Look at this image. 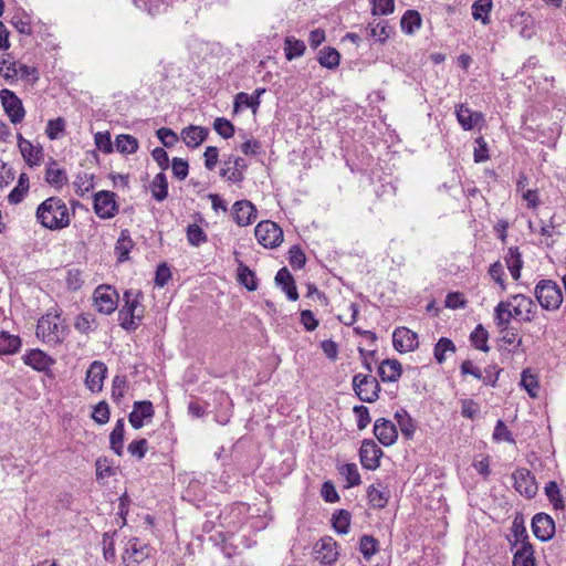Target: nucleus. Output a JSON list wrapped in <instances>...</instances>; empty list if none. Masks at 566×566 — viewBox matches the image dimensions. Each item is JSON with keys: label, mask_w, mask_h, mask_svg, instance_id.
<instances>
[{"label": "nucleus", "mask_w": 566, "mask_h": 566, "mask_svg": "<svg viewBox=\"0 0 566 566\" xmlns=\"http://www.w3.org/2000/svg\"><path fill=\"white\" fill-rule=\"evenodd\" d=\"M238 262V282L243 285L248 291H255L258 289V279L255 273L247 266L242 261Z\"/></svg>", "instance_id": "c85d7f7f"}, {"label": "nucleus", "mask_w": 566, "mask_h": 566, "mask_svg": "<svg viewBox=\"0 0 566 566\" xmlns=\"http://www.w3.org/2000/svg\"><path fill=\"white\" fill-rule=\"evenodd\" d=\"M532 530L536 538L549 541L555 534V522L546 513H537L532 518Z\"/></svg>", "instance_id": "4468645a"}, {"label": "nucleus", "mask_w": 566, "mask_h": 566, "mask_svg": "<svg viewBox=\"0 0 566 566\" xmlns=\"http://www.w3.org/2000/svg\"><path fill=\"white\" fill-rule=\"evenodd\" d=\"M374 434L385 446H392L398 439L395 423L386 418H379L374 423Z\"/></svg>", "instance_id": "a211bd4d"}, {"label": "nucleus", "mask_w": 566, "mask_h": 566, "mask_svg": "<svg viewBox=\"0 0 566 566\" xmlns=\"http://www.w3.org/2000/svg\"><path fill=\"white\" fill-rule=\"evenodd\" d=\"M521 386L525 388L531 397H536V389L538 388V382L536 377L530 373L528 369L523 370L521 375Z\"/></svg>", "instance_id": "0e129e2a"}, {"label": "nucleus", "mask_w": 566, "mask_h": 566, "mask_svg": "<svg viewBox=\"0 0 566 566\" xmlns=\"http://www.w3.org/2000/svg\"><path fill=\"white\" fill-rule=\"evenodd\" d=\"M392 345L399 353L413 352L418 348V335L407 327H397L392 333Z\"/></svg>", "instance_id": "ddd939ff"}, {"label": "nucleus", "mask_w": 566, "mask_h": 566, "mask_svg": "<svg viewBox=\"0 0 566 566\" xmlns=\"http://www.w3.org/2000/svg\"><path fill=\"white\" fill-rule=\"evenodd\" d=\"M116 193L101 190L94 195V211L101 219H111L118 211Z\"/></svg>", "instance_id": "9d476101"}, {"label": "nucleus", "mask_w": 566, "mask_h": 566, "mask_svg": "<svg viewBox=\"0 0 566 566\" xmlns=\"http://www.w3.org/2000/svg\"><path fill=\"white\" fill-rule=\"evenodd\" d=\"M94 306L102 314H112L118 305L119 295L111 285H99L93 293Z\"/></svg>", "instance_id": "0eeeda50"}, {"label": "nucleus", "mask_w": 566, "mask_h": 566, "mask_svg": "<svg viewBox=\"0 0 566 566\" xmlns=\"http://www.w3.org/2000/svg\"><path fill=\"white\" fill-rule=\"evenodd\" d=\"M45 181L55 188H61L67 182L66 172L64 169L57 168L53 161L45 171Z\"/></svg>", "instance_id": "c9c22d12"}, {"label": "nucleus", "mask_w": 566, "mask_h": 566, "mask_svg": "<svg viewBox=\"0 0 566 566\" xmlns=\"http://www.w3.org/2000/svg\"><path fill=\"white\" fill-rule=\"evenodd\" d=\"M513 566H536L534 549L530 542L523 543L513 556Z\"/></svg>", "instance_id": "bb28decb"}, {"label": "nucleus", "mask_w": 566, "mask_h": 566, "mask_svg": "<svg viewBox=\"0 0 566 566\" xmlns=\"http://www.w3.org/2000/svg\"><path fill=\"white\" fill-rule=\"evenodd\" d=\"M115 147L120 154H134L138 149V140L132 135L122 134L116 137Z\"/></svg>", "instance_id": "c03bdc74"}, {"label": "nucleus", "mask_w": 566, "mask_h": 566, "mask_svg": "<svg viewBox=\"0 0 566 566\" xmlns=\"http://www.w3.org/2000/svg\"><path fill=\"white\" fill-rule=\"evenodd\" d=\"M402 374V366L397 359H385L378 367V375L384 382H395Z\"/></svg>", "instance_id": "5701e85b"}, {"label": "nucleus", "mask_w": 566, "mask_h": 566, "mask_svg": "<svg viewBox=\"0 0 566 566\" xmlns=\"http://www.w3.org/2000/svg\"><path fill=\"white\" fill-rule=\"evenodd\" d=\"M379 543L371 535H363L359 541V551L366 559H369L378 552Z\"/></svg>", "instance_id": "8fccbe9b"}, {"label": "nucleus", "mask_w": 566, "mask_h": 566, "mask_svg": "<svg viewBox=\"0 0 566 566\" xmlns=\"http://www.w3.org/2000/svg\"><path fill=\"white\" fill-rule=\"evenodd\" d=\"M74 326L80 333L88 334L96 329L97 324L92 313H82L76 317Z\"/></svg>", "instance_id": "de8ad7c7"}, {"label": "nucleus", "mask_w": 566, "mask_h": 566, "mask_svg": "<svg viewBox=\"0 0 566 566\" xmlns=\"http://www.w3.org/2000/svg\"><path fill=\"white\" fill-rule=\"evenodd\" d=\"M127 230L122 231L120 238L116 243V251L118 252V261H125L133 248V241L127 234Z\"/></svg>", "instance_id": "6e6d98bb"}, {"label": "nucleus", "mask_w": 566, "mask_h": 566, "mask_svg": "<svg viewBox=\"0 0 566 566\" xmlns=\"http://www.w3.org/2000/svg\"><path fill=\"white\" fill-rule=\"evenodd\" d=\"M382 450L371 439H365L359 449L360 463L364 469L374 471L380 465Z\"/></svg>", "instance_id": "f8f14e48"}, {"label": "nucleus", "mask_w": 566, "mask_h": 566, "mask_svg": "<svg viewBox=\"0 0 566 566\" xmlns=\"http://www.w3.org/2000/svg\"><path fill=\"white\" fill-rule=\"evenodd\" d=\"M457 118L463 129L470 130L476 125L479 120L482 119V114L472 112L469 107L462 104L457 109Z\"/></svg>", "instance_id": "cd10ccee"}, {"label": "nucleus", "mask_w": 566, "mask_h": 566, "mask_svg": "<svg viewBox=\"0 0 566 566\" xmlns=\"http://www.w3.org/2000/svg\"><path fill=\"white\" fill-rule=\"evenodd\" d=\"M306 45L302 40L294 36H286L284 40V53L289 61L300 57L304 54Z\"/></svg>", "instance_id": "72a5a7b5"}, {"label": "nucleus", "mask_w": 566, "mask_h": 566, "mask_svg": "<svg viewBox=\"0 0 566 566\" xmlns=\"http://www.w3.org/2000/svg\"><path fill=\"white\" fill-rule=\"evenodd\" d=\"M232 210L233 219L240 227L249 226L256 219V209L249 200L235 201Z\"/></svg>", "instance_id": "412c9836"}, {"label": "nucleus", "mask_w": 566, "mask_h": 566, "mask_svg": "<svg viewBox=\"0 0 566 566\" xmlns=\"http://www.w3.org/2000/svg\"><path fill=\"white\" fill-rule=\"evenodd\" d=\"M1 105L10 118L12 124H19L25 116V109L22 101L15 95L14 92L3 88L0 91Z\"/></svg>", "instance_id": "1a4fd4ad"}, {"label": "nucleus", "mask_w": 566, "mask_h": 566, "mask_svg": "<svg viewBox=\"0 0 566 566\" xmlns=\"http://www.w3.org/2000/svg\"><path fill=\"white\" fill-rule=\"evenodd\" d=\"M505 263L512 277L514 280H518L523 268L522 254L520 253L518 248L511 247L509 249L507 255L505 256Z\"/></svg>", "instance_id": "7c9ffc66"}, {"label": "nucleus", "mask_w": 566, "mask_h": 566, "mask_svg": "<svg viewBox=\"0 0 566 566\" xmlns=\"http://www.w3.org/2000/svg\"><path fill=\"white\" fill-rule=\"evenodd\" d=\"M447 352H455V346L451 339L441 337L434 346V358L439 364L446 360Z\"/></svg>", "instance_id": "864d4df0"}, {"label": "nucleus", "mask_w": 566, "mask_h": 566, "mask_svg": "<svg viewBox=\"0 0 566 566\" xmlns=\"http://www.w3.org/2000/svg\"><path fill=\"white\" fill-rule=\"evenodd\" d=\"M513 22L521 25L520 34L524 39H531L535 34L534 19L531 14L522 11L515 14Z\"/></svg>", "instance_id": "473e14b6"}, {"label": "nucleus", "mask_w": 566, "mask_h": 566, "mask_svg": "<svg viewBox=\"0 0 566 566\" xmlns=\"http://www.w3.org/2000/svg\"><path fill=\"white\" fill-rule=\"evenodd\" d=\"M353 390L364 402H375L379 398L381 390L378 380L367 374H356L352 380Z\"/></svg>", "instance_id": "39448f33"}, {"label": "nucleus", "mask_w": 566, "mask_h": 566, "mask_svg": "<svg viewBox=\"0 0 566 566\" xmlns=\"http://www.w3.org/2000/svg\"><path fill=\"white\" fill-rule=\"evenodd\" d=\"M488 339L489 333L481 324H479L470 335V340L472 345L475 348L485 353L490 350Z\"/></svg>", "instance_id": "49530a36"}, {"label": "nucleus", "mask_w": 566, "mask_h": 566, "mask_svg": "<svg viewBox=\"0 0 566 566\" xmlns=\"http://www.w3.org/2000/svg\"><path fill=\"white\" fill-rule=\"evenodd\" d=\"M213 128L224 139L231 138L234 134V126L224 117L216 118Z\"/></svg>", "instance_id": "13d9d810"}, {"label": "nucleus", "mask_w": 566, "mask_h": 566, "mask_svg": "<svg viewBox=\"0 0 566 566\" xmlns=\"http://www.w3.org/2000/svg\"><path fill=\"white\" fill-rule=\"evenodd\" d=\"M109 407L106 401H99L93 410L92 418L98 424H105L109 421Z\"/></svg>", "instance_id": "e2e57ef3"}, {"label": "nucleus", "mask_w": 566, "mask_h": 566, "mask_svg": "<svg viewBox=\"0 0 566 566\" xmlns=\"http://www.w3.org/2000/svg\"><path fill=\"white\" fill-rule=\"evenodd\" d=\"M22 360L36 371L49 373L55 364V359L41 349H30L22 356Z\"/></svg>", "instance_id": "dca6fc26"}, {"label": "nucleus", "mask_w": 566, "mask_h": 566, "mask_svg": "<svg viewBox=\"0 0 566 566\" xmlns=\"http://www.w3.org/2000/svg\"><path fill=\"white\" fill-rule=\"evenodd\" d=\"M127 386V379L125 375H116L112 382V399L119 403L124 397L125 389Z\"/></svg>", "instance_id": "4d7b16f0"}, {"label": "nucleus", "mask_w": 566, "mask_h": 566, "mask_svg": "<svg viewBox=\"0 0 566 566\" xmlns=\"http://www.w3.org/2000/svg\"><path fill=\"white\" fill-rule=\"evenodd\" d=\"M247 169V164L242 157L233 158V168L229 176V181L239 184L244 179L242 170Z\"/></svg>", "instance_id": "774afa93"}, {"label": "nucleus", "mask_w": 566, "mask_h": 566, "mask_svg": "<svg viewBox=\"0 0 566 566\" xmlns=\"http://www.w3.org/2000/svg\"><path fill=\"white\" fill-rule=\"evenodd\" d=\"M94 176L87 172L78 174L76 176V179L74 181L75 191L80 197H83L85 193H87L90 190L93 189Z\"/></svg>", "instance_id": "3c124183"}, {"label": "nucleus", "mask_w": 566, "mask_h": 566, "mask_svg": "<svg viewBox=\"0 0 566 566\" xmlns=\"http://www.w3.org/2000/svg\"><path fill=\"white\" fill-rule=\"evenodd\" d=\"M369 35L376 38L380 43H385L392 31V29L388 25V22L385 20L379 21L378 23H369L367 27Z\"/></svg>", "instance_id": "a18cd8bd"}, {"label": "nucleus", "mask_w": 566, "mask_h": 566, "mask_svg": "<svg viewBox=\"0 0 566 566\" xmlns=\"http://www.w3.org/2000/svg\"><path fill=\"white\" fill-rule=\"evenodd\" d=\"M153 551L149 545L138 538H132L126 544L123 560L126 566H139L151 556Z\"/></svg>", "instance_id": "6e6552de"}, {"label": "nucleus", "mask_w": 566, "mask_h": 566, "mask_svg": "<svg viewBox=\"0 0 566 566\" xmlns=\"http://www.w3.org/2000/svg\"><path fill=\"white\" fill-rule=\"evenodd\" d=\"M38 222L51 231L62 230L70 226L69 208L60 197H50L41 202L35 211Z\"/></svg>", "instance_id": "f257e3e1"}, {"label": "nucleus", "mask_w": 566, "mask_h": 566, "mask_svg": "<svg viewBox=\"0 0 566 566\" xmlns=\"http://www.w3.org/2000/svg\"><path fill=\"white\" fill-rule=\"evenodd\" d=\"M187 239L193 247H199L208 240L206 232L196 223L187 227Z\"/></svg>", "instance_id": "603ef678"}, {"label": "nucleus", "mask_w": 566, "mask_h": 566, "mask_svg": "<svg viewBox=\"0 0 566 566\" xmlns=\"http://www.w3.org/2000/svg\"><path fill=\"white\" fill-rule=\"evenodd\" d=\"M140 290H126L123 294L124 305L118 311L119 325L128 332L136 331L144 316Z\"/></svg>", "instance_id": "f03ea898"}, {"label": "nucleus", "mask_w": 566, "mask_h": 566, "mask_svg": "<svg viewBox=\"0 0 566 566\" xmlns=\"http://www.w3.org/2000/svg\"><path fill=\"white\" fill-rule=\"evenodd\" d=\"M242 105L250 107L253 109V112H255V109L260 105V101H258V96H253V95H249L244 92H240L234 97V105H233L234 112H238Z\"/></svg>", "instance_id": "5fc2aeb1"}, {"label": "nucleus", "mask_w": 566, "mask_h": 566, "mask_svg": "<svg viewBox=\"0 0 566 566\" xmlns=\"http://www.w3.org/2000/svg\"><path fill=\"white\" fill-rule=\"evenodd\" d=\"M511 302H500L495 308V323L496 326L500 328V331H503L504 328H510L511 319L514 317V314L511 311Z\"/></svg>", "instance_id": "c756f323"}, {"label": "nucleus", "mask_w": 566, "mask_h": 566, "mask_svg": "<svg viewBox=\"0 0 566 566\" xmlns=\"http://www.w3.org/2000/svg\"><path fill=\"white\" fill-rule=\"evenodd\" d=\"M493 439L497 442L505 441L512 444H515V440L513 438L512 432L507 429L506 424L503 420H497L494 431Z\"/></svg>", "instance_id": "052dcab7"}, {"label": "nucleus", "mask_w": 566, "mask_h": 566, "mask_svg": "<svg viewBox=\"0 0 566 566\" xmlns=\"http://www.w3.org/2000/svg\"><path fill=\"white\" fill-rule=\"evenodd\" d=\"M400 25L406 34H412L421 27V15L416 10H407L401 18Z\"/></svg>", "instance_id": "58836bf2"}, {"label": "nucleus", "mask_w": 566, "mask_h": 566, "mask_svg": "<svg viewBox=\"0 0 566 566\" xmlns=\"http://www.w3.org/2000/svg\"><path fill=\"white\" fill-rule=\"evenodd\" d=\"M106 373H107V367L103 361H99V360L93 361L86 371V378H85L86 387L92 392L101 391L103 388V381L105 379Z\"/></svg>", "instance_id": "6ab92c4d"}, {"label": "nucleus", "mask_w": 566, "mask_h": 566, "mask_svg": "<svg viewBox=\"0 0 566 566\" xmlns=\"http://www.w3.org/2000/svg\"><path fill=\"white\" fill-rule=\"evenodd\" d=\"M289 262L294 269H302L306 263V256L298 245H293L289 251Z\"/></svg>", "instance_id": "69168bd1"}, {"label": "nucleus", "mask_w": 566, "mask_h": 566, "mask_svg": "<svg viewBox=\"0 0 566 566\" xmlns=\"http://www.w3.org/2000/svg\"><path fill=\"white\" fill-rule=\"evenodd\" d=\"M155 410L149 400L134 402L133 411L128 416V421L134 429H140L145 420L154 417Z\"/></svg>", "instance_id": "aec40b11"}, {"label": "nucleus", "mask_w": 566, "mask_h": 566, "mask_svg": "<svg viewBox=\"0 0 566 566\" xmlns=\"http://www.w3.org/2000/svg\"><path fill=\"white\" fill-rule=\"evenodd\" d=\"M545 494L556 511H563L565 509L564 496L558 484L555 481H549L545 485Z\"/></svg>", "instance_id": "e433bc0d"}, {"label": "nucleus", "mask_w": 566, "mask_h": 566, "mask_svg": "<svg viewBox=\"0 0 566 566\" xmlns=\"http://www.w3.org/2000/svg\"><path fill=\"white\" fill-rule=\"evenodd\" d=\"M150 191L157 201H164L168 197V181L164 172L157 174L151 184Z\"/></svg>", "instance_id": "f704fd0d"}, {"label": "nucleus", "mask_w": 566, "mask_h": 566, "mask_svg": "<svg viewBox=\"0 0 566 566\" xmlns=\"http://www.w3.org/2000/svg\"><path fill=\"white\" fill-rule=\"evenodd\" d=\"M534 295L539 305L547 311L559 308L564 300L559 285L553 280H541L535 286Z\"/></svg>", "instance_id": "7ed1b4c3"}, {"label": "nucleus", "mask_w": 566, "mask_h": 566, "mask_svg": "<svg viewBox=\"0 0 566 566\" xmlns=\"http://www.w3.org/2000/svg\"><path fill=\"white\" fill-rule=\"evenodd\" d=\"M65 335V326L61 323L59 315L46 314L39 319L36 336L43 342L56 345L63 342Z\"/></svg>", "instance_id": "20e7f679"}, {"label": "nucleus", "mask_w": 566, "mask_h": 566, "mask_svg": "<svg viewBox=\"0 0 566 566\" xmlns=\"http://www.w3.org/2000/svg\"><path fill=\"white\" fill-rule=\"evenodd\" d=\"M338 470L339 473L347 480V488L357 486L360 484V474L355 463L343 464Z\"/></svg>", "instance_id": "09e8293b"}, {"label": "nucleus", "mask_w": 566, "mask_h": 566, "mask_svg": "<svg viewBox=\"0 0 566 566\" xmlns=\"http://www.w3.org/2000/svg\"><path fill=\"white\" fill-rule=\"evenodd\" d=\"M208 133L207 128L191 125L182 129L181 138L188 147L195 148L206 140Z\"/></svg>", "instance_id": "393cba45"}, {"label": "nucleus", "mask_w": 566, "mask_h": 566, "mask_svg": "<svg viewBox=\"0 0 566 566\" xmlns=\"http://www.w3.org/2000/svg\"><path fill=\"white\" fill-rule=\"evenodd\" d=\"M275 283L286 293L289 300L296 301L298 298L295 281L286 268H282L277 271Z\"/></svg>", "instance_id": "b1692460"}, {"label": "nucleus", "mask_w": 566, "mask_h": 566, "mask_svg": "<svg viewBox=\"0 0 566 566\" xmlns=\"http://www.w3.org/2000/svg\"><path fill=\"white\" fill-rule=\"evenodd\" d=\"M0 319H3L0 313ZM21 347V338L18 335H12L7 331H0V355H13Z\"/></svg>", "instance_id": "a878e982"}, {"label": "nucleus", "mask_w": 566, "mask_h": 566, "mask_svg": "<svg viewBox=\"0 0 566 566\" xmlns=\"http://www.w3.org/2000/svg\"><path fill=\"white\" fill-rule=\"evenodd\" d=\"M258 242L264 248L273 249L283 241V230L273 221L264 220L254 230Z\"/></svg>", "instance_id": "423d86ee"}, {"label": "nucleus", "mask_w": 566, "mask_h": 566, "mask_svg": "<svg viewBox=\"0 0 566 566\" xmlns=\"http://www.w3.org/2000/svg\"><path fill=\"white\" fill-rule=\"evenodd\" d=\"M124 419H118L115 423L113 431L109 434L111 449L117 454H123V442H124Z\"/></svg>", "instance_id": "4c0bfd02"}, {"label": "nucleus", "mask_w": 566, "mask_h": 566, "mask_svg": "<svg viewBox=\"0 0 566 566\" xmlns=\"http://www.w3.org/2000/svg\"><path fill=\"white\" fill-rule=\"evenodd\" d=\"M0 75L4 77L6 81L14 82L18 76V66L15 61H8L2 59L0 61Z\"/></svg>", "instance_id": "bf43d9fd"}, {"label": "nucleus", "mask_w": 566, "mask_h": 566, "mask_svg": "<svg viewBox=\"0 0 566 566\" xmlns=\"http://www.w3.org/2000/svg\"><path fill=\"white\" fill-rule=\"evenodd\" d=\"M352 514L347 510H337L332 516V525L338 534H347L350 526Z\"/></svg>", "instance_id": "ea45409f"}, {"label": "nucleus", "mask_w": 566, "mask_h": 566, "mask_svg": "<svg viewBox=\"0 0 566 566\" xmlns=\"http://www.w3.org/2000/svg\"><path fill=\"white\" fill-rule=\"evenodd\" d=\"M515 490L527 499H532L537 493V483L535 476L528 469L521 468L512 473Z\"/></svg>", "instance_id": "9b49d317"}, {"label": "nucleus", "mask_w": 566, "mask_h": 566, "mask_svg": "<svg viewBox=\"0 0 566 566\" xmlns=\"http://www.w3.org/2000/svg\"><path fill=\"white\" fill-rule=\"evenodd\" d=\"M369 503L375 509H384L389 500V491L370 485L367 491Z\"/></svg>", "instance_id": "79ce46f5"}, {"label": "nucleus", "mask_w": 566, "mask_h": 566, "mask_svg": "<svg viewBox=\"0 0 566 566\" xmlns=\"http://www.w3.org/2000/svg\"><path fill=\"white\" fill-rule=\"evenodd\" d=\"M10 23L20 34L30 35L32 33L29 19L22 14L13 15L10 20Z\"/></svg>", "instance_id": "338daca9"}, {"label": "nucleus", "mask_w": 566, "mask_h": 566, "mask_svg": "<svg viewBox=\"0 0 566 566\" xmlns=\"http://www.w3.org/2000/svg\"><path fill=\"white\" fill-rule=\"evenodd\" d=\"M29 191V177L25 172L19 176L18 185L11 190L8 196V201L11 205L20 203Z\"/></svg>", "instance_id": "2f4dec72"}, {"label": "nucleus", "mask_w": 566, "mask_h": 566, "mask_svg": "<svg viewBox=\"0 0 566 566\" xmlns=\"http://www.w3.org/2000/svg\"><path fill=\"white\" fill-rule=\"evenodd\" d=\"M339 61L340 54L334 48H324L318 53V63L329 70L336 69L339 65Z\"/></svg>", "instance_id": "a19ab883"}, {"label": "nucleus", "mask_w": 566, "mask_h": 566, "mask_svg": "<svg viewBox=\"0 0 566 566\" xmlns=\"http://www.w3.org/2000/svg\"><path fill=\"white\" fill-rule=\"evenodd\" d=\"M337 543L333 537L321 538L315 545V558L324 565H332L337 560Z\"/></svg>", "instance_id": "2eb2a0df"}, {"label": "nucleus", "mask_w": 566, "mask_h": 566, "mask_svg": "<svg viewBox=\"0 0 566 566\" xmlns=\"http://www.w3.org/2000/svg\"><path fill=\"white\" fill-rule=\"evenodd\" d=\"M374 15L381 14L387 15L395 11V0H369Z\"/></svg>", "instance_id": "680f3d73"}, {"label": "nucleus", "mask_w": 566, "mask_h": 566, "mask_svg": "<svg viewBox=\"0 0 566 566\" xmlns=\"http://www.w3.org/2000/svg\"><path fill=\"white\" fill-rule=\"evenodd\" d=\"M512 313L514 317H521L523 322H532L536 312V305L533 300L523 294L512 296Z\"/></svg>", "instance_id": "f3484780"}, {"label": "nucleus", "mask_w": 566, "mask_h": 566, "mask_svg": "<svg viewBox=\"0 0 566 566\" xmlns=\"http://www.w3.org/2000/svg\"><path fill=\"white\" fill-rule=\"evenodd\" d=\"M492 0H476L472 4V17L474 20H481L483 24L490 22L489 13L492 10Z\"/></svg>", "instance_id": "37998d69"}, {"label": "nucleus", "mask_w": 566, "mask_h": 566, "mask_svg": "<svg viewBox=\"0 0 566 566\" xmlns=\"http://www.w3.org/2000/svg\"><path fill=\"white\" fill-rule=\"evenodd\" d=\"M18 146L20 153L25 160V163L30 166H38L43 157V151L41 147H34L32 143L25 139L21 134H18Z\"/></svg>", "instance_id": "4be33fe9"}]
</instances>
